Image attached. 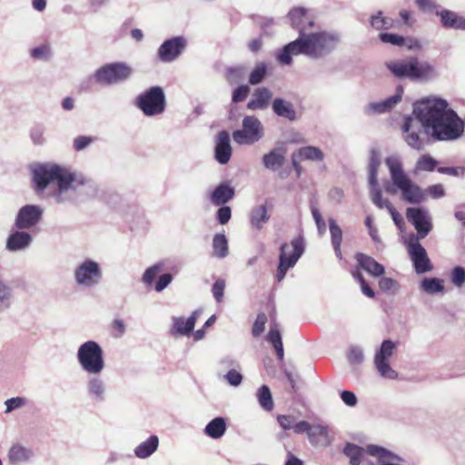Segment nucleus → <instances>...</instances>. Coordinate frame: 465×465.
I'll return each instance as SVG.
<instances>
[{
	"label": "nucleus",
	"mask_w": 465,
	"mask_h": 465,
	"mask_svg": "<svg viewBox=\"0 0 465 465\" xmlns=\"http://www.w3.org/2000/svg\"><path fill=\"white\" fill-rule=\"evenodd\" d=\"M288 16L292 26L299 31L300 37L280 51L277 59L282 64H290L292 61V55L300 54L313 58L321 57L335 49L340 42L339 35L334 33L322 31L307 35V28L312 27L314 23L304 8H293L289 12Z\"/></svg>",
	"instance_id": "nucleus-1"
},
{
	"label": "nucleus",
	"mask_w": 465,
	"mask_h": 465,
	"mask_svg": "<svg viewBox=\"0 0 465 465\" xmlns=\"http://www.w3.org/2000/svg\"><path fill=\"white\" fill-rule=\"evenodd\" d=\"M421 124L432 130V135L438 140H454L464 131V122L457 114L448 108L445 100L435 99L415 110Z\"/></svg>",
	"instance_id": "nucleus-2"
},
{
	"label": "nucleus",
	"mask_w": 465,
	"mask_h": 465,
	"mask_svg": "<svg viewBox=\"0 0 465 465\" xmlns=\"http://www.w3.org/2000/svg\"><path fill=\"white\" fill-rule=\"evenodd\" d=\"M32 181L37 193H44L52 183H56L59 193L66 192L75 181L74 173L57 164H40L32 170Z\"/></svg>",
	"instance_id": "nucleus-3"
},
{
	"label": "nucleus",
	"mask_w": 465,
	"mask_h": 465,
	"mask_svg": "<svg viewBox=\"0 0 465 465\" xmlns=\"http://www.w3.org/2000/svg\"><path fill=\"white\" fill-rule=\"evenodd\" d=\"M393 184L401 191L402 199L410 203H420L425 198L422 189L414 183L404 173L399 159L389 157L386 159Z\"/></svg>",
	"instance_id": "nucleus-4"
},
{
	"label": "nucleus",
	"mask_w": 465,
	"mask_h": 465,
	"mask_svg": "<svg viewBox=\"0 0 465 465\" xmlns=\"http://www.w3.org/2000/svg\"><path fill=\"white\" fill-rule=\"evenodd\" d=\"M385 65L391 74L400 79L422 80L430 78L433 74L432 65L428 62L420 61L415 56L390 61Z\"/></svg>",
	"instance_id": "nucleus-5"
},
{
	"label": "nucleus",
	"mask_w": 465,
	"mask_h": 465,
	"mask_svg": "<svg viewBox=\"0 0 465 465\" xmlns=\"http://www.w3.org/2000/svg\"><path fill=\"white\" fill-rule=\"evenodd\" d=\"M77 359L82 368L88 373L99 374L104 368L103 350L94 341H88L79 347Z\"/></svg>",
	"instance_id": "nucleus-6"
},
{
	"label": "nucleus",
	"mask_w": 465,
	"mask_h": 465,
	"mask_svg": "<svg viewBox=\"0 0 465 465\" xmlns=\"http://www.w3.org/2000/svg\"><path fill=\"white\" fill-rule=\"evenodd\" d=\"M304 251V243L302 237L293 239L290 243H283L281 246L279 265L276 278L278 282L283 280L287 271L293 267Z\"/></svg>",
	"instance_id": "nucleus-7"
},
{
	"label": "nucleus",
	"mask_w": 465,
	"mask_h": 465,
	"mask_svg": "<svg viewBox=\"0 0 465 465\" xmlns=\"http://www.w3.org/2000/svg\"><path fill=\"white\" fill-rule=\"evenodd\" d=\"M135 105L146 115L161 114L166 107L163 90L160 86H153L141 94L135 101Z\"/></svg>",
	"instance_id": "nucleus-8"
},
{
	"label": "nucleus",
	"mask_w": 465,
	"mask_h": 465,
	"mask_svg": "<svg viewBox=\"0 0 465 465\" xmlns=\"http://www.w3.org/2000/svg\"><path fill=\"white\" fill-rule=\"evenodd\" d=\"M133 69L125 63L107 64L99 68L95 74V81L103 84H113L127 80Z\"/></svg>",
	"instance_id": "nucleus-9"
},
{
	"label": "nucleus",
	"mask_w": 465,
	"mask_h": 465,
	"mask_svg": "<svg viewBox=\"0 0 465 465\" xmlns=\"http://www.w3.org/2000/svg\"><path fill=\"white\" fill-rule=\"evenodd\" d=\"M263 136V127L255 116H245L242 120V129L232 133V139L238 144H252Z\"/></svg>",
	"instance_id": "nucleus-10"
},
{
	"label": "nucleus",
	"mask_w": 465,
	"mask_h": 465,
	"mask_svg": "<svg viewBox=\"0 0 465 465\" xmlns=\"http://www.w3.org/2000/svg\"><path fill=\"white\" fill-rule=\"evenodd\" d=\"M407 220L414 226L417 234L410 237H417L418 240L425 238L432 230L431 217L429 212L423 208L410 207L406 210Z\"/></svg>",
	"instance_id": "nucleus-11"
},
{
	"label": "nucleus",
	"mask_w": 465,
	"mask_h": 465,
	"mask_svg": "<svg viewBox=\"0 0 465 465\" xmlns=\"http://www.w3.org/2000/svg\"><path fill=\"white\" fill-rule=\"evenodd\" d=\"M396 345L391 340H385L381 345L380 350L374 357V364L378 372L384 378L394 380L398 377V373L394 371L390 363L389 359L393 354Z\"/></svg>",
	"instance_id": "nucleus-12"
},
{
	"label": "nucleus",
	"mask_w": 465,
	"mask_h": 465,
	"mask_svg": "<svg viewBox=\"0 0 465 465\" xmlns=\"http://www.w3.org/2000/svg\"><path fill=\"white\" fill-rule=\"evenodd\" d=\"M407 250L413 262L415 272L419 274L430 272L433 268L426 250L420 244L417 237H410L407 242Z\"/></svg>",
	"instance_id": "nucleus-13"
},
{
	"label": "nucleus",
	"mask_w": 465,
	"mask_h": 465,
	"mask_svg": "<svg viewBox=\"0 0 465 465\" xmlns=\"http://www.w3.org/2000/svg\"><path fill=\"white\" fill-rule=\"evenodd\" d=\"M74 277L78 284L90 287L100 281L102 272L97 262L87 260L77 267Z\"/></svg>",
	"instance_id": "nucleus-14"
},
{
	"label": "nucleus",
	"mask_w": 465,
	"mask_h": 465,
	"mask_svg": "<svg viewBox=\"0 0 465 465\" xmlns=\"http://www.w3.org/2000/svg\"><path fill=\"white\" fill-rule=\"evenodd\" d=\"M186 41L182 36L166 40L158 49V56L163 62H171L177 58L184 49Z\"/></svg>",
	"instance_id": "nucleus-15"
},
{
	"label": "nucleus",
	"mask_w": 465,
	"mask_h": 465,
	"mask_svg": "<svg viewBox=\"0 0 465 465\" xmlns=\"http://www.w3.org/2000/svg\"><path fill=\"white\" fill-rule=\"evenodd\" d=\"M43 210L37 205H25L22 207L15 219L18 229H28L35 225L41 219Z\"/></svg>",
	"instance_id": "nucleus-16"
},
{
	"label": "nucleus",
	"mask_w": 465,
	"mask_h": 465,
	"mask_svg": "<svg viewBox=\"0 0 465 465\" xmlns=\"http://www.w3.org/2000/svg\"><path fill=\"white\" fill-rule=\"evenodd\" d=\"M357 267L364 270L369 274L379 277L384 274V267L374 258L362 252H357L354 256Z\"/></svg>",
	"instance_id": "nucleus-17"
},
{
	"label": "nucleus",
	"mask_w": 465,
	"mask_h": 465,
	"mask_svg": "<svg viewBox=\"0 0 465 465\" xmlns=\"http://www.w3.org/2000/svg\"><path fill=\"white\" fill-rule=\"evenodd\" d=\"M232 155V147L230 145V136L226 131H222L218 134V141L215 146V158L222 163L229 162Z\"/></svg>",
	"instance_id": "nucleus-18"
},
{
	"label": "nucleus",
	"mask_w": 465,
	"mask_h": 465,
	"mask_svg": "<svg viewBox=\"0 0 465 465\" xmlns=\"http://www.w3.org/2000/svg\"><path fill=\"white\" fill-rule=\"evenodd\" d=\"M272 97V92L266 87L257 88L253 93V98L247 104L250 110L264 109L269 105Z\"/></svg>",
	"instance_id": "nucleus-19"
},
{
	"label": "nucleus",
	"mask_w": 465,
	"mask_h": 465,
	"mask_svg": "<svg viewBox=\"0 0 465 465\" xmlns=\"http://www.w3.org/2000/svg\"><path fill=\"white\" fill-rule=\"evenodd\" d=\"M402 93V87H399L397 89V93L394 95L387 98L382 102L370 104L367 107L368 112L381 114L390 111L401 100Z\"/></svg>",
	"instance_id": "nucleus-20"
},
{
	"label": "nucleus",
	"mask_w": 465,
	"mask_h": 465,
	"mask_svg": "<svg viewBox=\"0 0 465 465\" xmlns=\"http://www.w3.org/2000/svg\"><path fill=\"white\" fill-rule=\"evenodd\" d=\"M233 196L234 189L227 183H223L213 192L211 201L214 205L220 206L229 202Z\"/></svg>",
	"instance_id": "nucleus-21"
},
{
	"label": "nucleus",
	"mask_w": 465,
	"mask_h": 465,
	"mask_svg": "<svg viewBox=\"0 0 465 465\" xmlns=\"http://www.w3.org/2000/svg\"><path fill=\"white\" fill-rule=\"evenodd\" d=\"M441 24L446 28L465 30V17L458 15L450 10H443L440 14Z\"/></svg>",
	"instance_id": "nucleus-22"
},
{
	"label": "nucleus",
	"mask_w": 465,
	"mask_h": 465,
	"mask_svg": "<svg viewBox=\"0 0 465 465\" xmlns=\"http://www.w3.org/2000/svg\"><path fill=\"white\" fill-rule=\"evenodd\" d=\"M266 340L275 350L278 360L281 361H283V344L282 341V335L277 324L271 326L270 331L267 333Z\"/></svg>",
	"instance_id": "nucleus-23"
},
{
	"label": "nucleus",
	"mask_w": 465,
	"mask_h": 465,
	"mask_svg": "<svg viewBox=\"0 0 465 465\" xmlns=\"http://www.w3.org/2000/svg\"><path fill=\"white\" fill-rule=\"evenodd\" d=\"M272 110L278 116L284 117L289 121H294L296 119V113L292 104L283 99H274L272 103Z\"/></svg>",
	"instance_id": "nucleus-24"
},
{
	"label": "nucleus",
	"mask_w": 465,
	"mask_h": 465,
	"mask_svg": "<svg viewBox=\"0 0 465 465\" xmlns=\"http://www.w3.org/2000/svg\"><path fill=\"white\" fill-rule=\"evenodd\" d=\"M31 236L25 232H15L7 239L6 247L10 251H17L29 245Z\"/></svg>",
	"instance_id": "nucleus-25"
},
{
	"label": "nucleus",
	"mask_w": 465,
	"mask_h": 465,
	"mask_svg": "<svg viewBox=\"0 0 465 465\" xmlns=\"http://www.w3.org/2000/svg\"><path fill=\"white\" fill-rule=\"evenodd\" d=\"M158 444L159 440L157 436L153 435L148 440L139 444L135 448L134 453L138 458L145 459L156 450Z\"/></svg>",
	"instance_id": "nucleus-26"
},
{
	"label": "nucleus",
	"mask_w": 465,
	"mask_h": 465,
	"mask_svg": "<svg viewBox=\"0 0 465 465\" xmlns=\"http://www.w3.org/2000/svg\"><path fill=\"white\" fill-rule=\"evenodd\" d=\"M226 430V423L223 418L217 417L212 420L205 427L204 432L213 439L221 438Z\"/></svg>",
	"instance_id": "nucleus-27"
},
{
	"label": "nucleus",
	"mask_w": 465,
	"mask_h": 465,
	"mask_svg": "<svg viewBox=\"0 0 465 465\" xmlns=\"http://www.w3.org/2000/svg\"><path fill=\"white\" fill-rule=\"evenodd\" d=\"M198 313L194 312L188 319L176 318L174 320L173 327L176 331L182 335L189 334L194 328Z\"/></svg>",
	"instance_id": "nucleus-28"
},
{
	"label": "nucleus",
	"mask_w": 465,
	"mask_h": 465,
	"mask_svg": "<svg viewBox=\"0 0 465 465\" xmlns=\"http://www.w3.org/2000/svg\"><path fill=\"white\" fill-rule=\"evenodd\" d=\"M366 453L368 454L367 449L364 450L352 443H347L344 448V454L350 458L351 465H360Z\"/></svg>",
	"instance_id": "nucleus-29"
},
{
	"label": "nucleus",
	"mask_w": 465,
	"mask_h": 465,
	"mask_svg": "<svg viewBox=\"0 0 465 465\" xmlns=\"http://www.w3.org/2000/svg\"><path fill=\"white\" fill-rule=\"evenodd\" d=\"M32 455L31 450L20 445L15 444L11 447L8 452V459L11 463H18L26 461Z\"/></svg>",
	"instance_id": "nucleus-30"
},
{
	"label": "nucleus",
	"mask_w": 465,
	"mask_h": 465,
	"mask_svg": "<svg viewBox=\"0 0 465 465\" xmlns=\"http://www.w3.org/2000/svg\"><path fill=\"white\" fill-rule=\"evenodd\" d=\"M213 256L224 258L229 253L228 241L223 233H217L213 239Z\"/></svg>",
	"instance_id": "nucleus-31"
},
{
	"label": "nucleus",
	"mask_w": 465,
	"mask_h": 465,
	"mask_svg": "<svg viewBox=\"0 0 465 465\" xmlns=\"http://www.w3.org/2000/svg\"><path fill=\"white\" fill-rule=\"evenodd\" d=\"M330 232L331 236V244L333 246L335 254L339 259H341L342 253L341 245L342 242V232L334 220L330 221Z\"/></svg>",
	"instance_id": "nucleus-32"
},
{
	"label": "nucleus",
	"mask_w": 465,
	"mask_h": 465,
	"mask_svg": "<svg viewBox=\"0 0 465 465\" xmlns=\"http://www.w3.org/2000/svg\"><path fill=\"white\" fill-rule=\"evenodd\" d=\"M294 153L298 155L299 159L302 161H322L323 160L324 157L322 150L315 146L302 147L296 152H294Z\"/></svg>",
	"instance_id": "nucleus-33"
},
{
	"label": "nucleus",
	"mask_w": 465,
	"mask_h": 465,
	"mask_svg": "<svg viewBox=\"0 0 465 465\" xmlns=\"http://www.w3.org/2000/svg\"><path fill=\"white\" fill-rule=\"evenodd\" d=\"M263 164L266 168L275 170L283 165L285 157L280 150H272L263 156Z\"/></svg>",
	"instance_id": "nucleus-34"
},
{
	"label": "nucleus",
	"mask_w": 465,
	"mask_h": 465,
	"mask_svg": "<svg viewBox=\"0 0 465 465\" xmlns=\"http://www.w3.org/2000/svg\"><path fill=\"white\" fill-rule=\"evenodd\" d=\"M412 119L408 117L405 119L404 124L402 126V131L404 133H408L405 137V141L407 143L414 149L420 150L423 146L422 141L420 136L416 133H409Z\"/></svg>",
	"instance_id": "nucleus-35"
},
{
	"label": "nucleus",
	"mask_w": 465,
	"mask_h": 465,
	"mask_svg": "<svg viewBox=\"0 0 465 465\" xmlns=\"http://www.w3.org/2000/svg\"><path fill=\"white\" fill-rule=\"evenodd\" d=\"M269 218L265 205L257 206L252 211L251 223L257 229H261Z\"/></svg>",
	"instance_id": "nucleus-36"
},
{
	"label": "nucleus",
	"mask_w": 465,
	"mask_h": 465,
	"mask_svg": "<svg viewBox=\"0 0 465 465\" xmlns=\"http://www.w3.org/2000/svg\"><path fill=\"white\" fill-rule=\"evenodd\" d=\"M395 20L382 16V12L379 11L376 15H372L371 18V25L377 30H388L395 25Z\"/></svg>",
	"instance_id": "nucleus-37"
},
{
	"label": "nucleus",
	"mask_w": 465,
	"mask_h": 465,
	"mask_svg": "<svg viewBox=\"0 0 465 465\" xmlns=\"http://www.w3.org/2000/svg\"><path fill=\"white\" fill-rule=\"evenodd\" d=\"M257 398H258L259 404L261 405V407L263 410H265L267 411H272L274 404H273L271 391L267 385H262L258 390Z\"/></svg>",
	"instance_id": "nucleus-38"
},
{
	"label": "nucleus",
	"mask_w": 465,
	"mask_h": 465,
	"mask_svg": "<svg viewBox=\"0 0 465 465\" xmlns=\"http://www.w3.org/2000/svg\"><path fill=\"white\" fill-rule=\"evenodd\" d=\"M308 438L312 443H318L321 440H326L328 438V430L322 425H310Z\"/></svg>",
	"instance_id": "nucleus-39"
},
{
	"label": "nucleus",
	"mask_w": 465,
	"mask_h": 465,
	"mask_svg": "<svg viewBox=\"0 0 465 465\" xmlns=\"http://www.w3.org/2000/svg\"><path fill=\"white\" fill-rule=\"evenodd\" d=\"M267 74V65L265 63H259L255 65L249 76V83L252 85L260 84Z\"/></svg>",
	"instance_id": "nucleus-40"
},
{
	"label": "nucleus",
	"mask_w": 465,
	"mask_h": 465,
	"mask_svg": "<svg viewBox=\"0 0 465 465\" xmlns=\"http://www.w3.org/2000/svg\"><path fill=\"white\" fill-rule=\"evenodd\" d=\"M442 281L437 278L424 279L421 288L428 293H436L443 291Z\"/></svg>",
	"instance_id": "nucleus-41"
},
{
	"label": "nucleus",
	"mask_w": 465,
	"mask_h": 465,
	"mask_svg": "<svg viewBox=\"0 0 465 465\" xmlns=\"http://www.w3.org/2000/svg\"><path fill=\"white\" fill-rule=\"evenodd\" d=\"M268 318L264 312H260L257 314L252 328V335L254 338H258L263 333Z\"/></svg>",
	"instance_id": "nucleus-42"
},
{
	"label": "nucleus",
	"mask_w": 465,
	"mask_h": 465,
	"mask_svg": "<svg viewBox=\"0 0 465 465\" xmlns=\"http://www.w3.org/2000/svg\"><path fill=\"white\" fill-rule=\"evenodd\" d=\"M437 166V161L429 154H424L416 163V170L431 172Z\"/></svg>",
	"instance_id": "nucleus-43"
},
{
	"label": "nucleus",
	"mask_w": 465,
	"mask_h": 465,
	"mask_svg": "<svg viewBox=\"0 0 465 465\" xmlns=\"http://www.w3.org/2000/svg\"><path fill=\"white\" fill-rule=\"evenodd\" d=\"M371 194L373 203L379 208L392 209V203L388 199H384L382 197V193L380 189L372 187Z\"/></svg>",
	"instance_id": "nucleus-44"
},
{
	"label": "nucleus",
	"mask_w": 465,
	"mask_h": 465,
	"mask_svg": "<svg viewBox=\"0 0 465 465\" xmlns=\"http://www.w3.org/2000/svg\"><path fill=\"white\" fill-rule=\"evenodd\" d=\"M353 278L360 283L361 292L364 295H366L369 298H374L375 292L369 286L367 282L365 281L363 275L359 270H355L352 272Z\"/></svg>",
	"instance_id": "nucleus-45"
},
{
	"label": "nucleus",
	"mask_w": 465,
	"mask_h": 465,
	"mask_svg": "<svg viewBox=\"0 0 465 465\" xmlns=\"http://www.w3.org/2000/svg\"><path fill=\"white\" fill-rule=\"evenodd\" d=\"M379 38L382 43L391 44L396 46H402L405 45V38L395 34L381 33L380 34Z\"/></svg>",
	"instance_id": "nucleus-46"
},
{
	"label": "nucleus",
	"mask_w": 465,
	"mask_h": 465,
	"mask_svg": "<svg viewBox=\"0 0 465 465\" xmlns=\"http://www.w3.org/2000/svg\"><path fill=\"white\" fill-rule=\"evenodd\" d=\"M379 161L375 158H371L369 163V183L371 187L378 186V168H379Z\"/></svg>",
	"instance_id": "nucleus-47"
},
{
	"label": "nucleus",
	"mask_w": 465,
	"mask_h": 465,
	"mask_svg": "<svg viewBox=\"0 0 465 465\" xmlns=\"http://www.w3.org/2000/svg\"><path fill=\"white\" fill-rule=\"evenodd\" d=\"M225 289V281L223 279H218L213 285L212 292L217 302H221L223 299Z\"/></svg>",
	"instance_id": "nucleus-48"
},
{
	"label": "nucleus",
	"mask_w": 465,
	"mask_h": 465,
	"mask_svg": "<svg viewBox=\"0 0 465 465\" xmlns=\"http://www.w3.org/2000/svg\"><path fill=\"white\" fill-rule=\"evenodd\" d=\"M250 93V87L247 84H242L237 87L232 93V102L240 103L244 101Z\"/></svg>",
	"instance_id": "nucleus-49"
},
{
	"label": "nucleus",
	"mask_w": 465,
	"mask_h": 465,
	"mask_svg": "<svg viewBox=\"0 0 465 465\" xmlns=\"http://www.w3.org/2000/svg\"><path fill=\"white\" fill-rule=\"evenodd\" d=\"M161 270V265H153L152 267H149L143 275V282L146 283L147 285H151Z\"/></svg>",
	"instance_id": "nucleus-50"
},
{
	"label": "nucleus",
	"mask_w": 465,
	"mask_h": 465,
	"mask_svg": "<svg viewBox=\"0 0 465 465\" xmlns=\"http://www.w3.org/2000/svg\"><path fill=\"white\" fill-rule=\"evenodd\" d=\"M26 403V400L23 397H15L8 399L5 401V405L6 407L5 412H11L14 410L21 408L25 406Z\"/></svg>",
	"instance_id": "nucleus-51"
},
{
	"label": "nucleus",
	"mask_w": 465,
	"mask_h": 465,
	"mask_svg": "<svg viewBox=\"0 0 465 465\" xmlns=\"http://www.w3.org/2000/svg\"><path fill=\"white\" fill-rule=\"evenodd\" d=\"M451 281L456 286L461 287L465 283V270L460 266L455 267L451 273Z\"/></svg>",
	"instance_id": "nucleus-52"
},
{
	"label": "nucleus",
	"mask_w": 465,
	"mask_h": 465,
	"mask_svg": "<svg viewBox=\"0 0 465 465\" xmlns=\"http://www.w3.org/2000/svg\"><path fill=\"white\" fill-rule=\"evenodd\" d=\"M50 53L49 46L47 45H42L35 47L31 50V56L35 59L47 58Z\"/></svg>",
	"instance_id": "nucleus-53"
},
{
	"label": "nucleus",
	"mask_w": 465,
	"mask_h": 465,
	"mask_svg": "<svg viewBox=\"0 0 465 465\" xmlns=\"http://www.w3.org/2000/svg\"><path fill=\"white\" fill-rule=\"evenodd\" d=\"M438 172L451 176H463L465 175V167H439Z\"/></svg>",
	"instance_id": "nucleus-54"
},
{
	"label": "nucleus",
	"mask_w": 465,
	"mask_h": 465,
	"mask_svg": "<svg viewBox=\"0 0 465 465\" xmlns=\"http://www.w3.org/2000/svg\"><path fill=\"white\" fill-rule=\"evenodd\" d=\"M112 335L115 338L121 337L125 332V325L122 320L116 319L111 324Z\"/></svg>",
	"instance_id": "nucleus-55"
},
{
	"label": "nucleus",
	"mask_w": 465,
	"mask_h": 465,
	"mask_svg": "<svg viewBox=\"0 0 465 465\" xmlns=\"http://www.w3.org/2000/svg\"><path fill=\"white\" fill-rule=\"evenodd\" d=\"M277 420L280 424V426L287 430L290 429H293V425L295 422V419L293 416L291 415H278Z\"/></svg>",
	"instance_id": "nucleus-56"
},
{
	"label": "nucleus",
	"mask_w": 465,
	"mask_h": 465,
	"mask_svg": "<svg viewBox=\"0 0 465 465\" xmlns=\"http://www.w3.org/2000/svg\"><path fill=\"white\" fill-rule=\"evenodd\" d=\"M94 141L90 136H78L74 141V148L75 151H81L87 147Z\"/></svg>",
	"instance_id": "nucleus-57"
},
{
	"label": "nucleus",
	"mask_w": 465,
	"mask_h": 465,
	"mask_svg": "<svg viewBox=\"0 0 465 465\" xmlns=\"http://www.w3.org/2000/svg\"><path fill=\"white\" fill-rule=\"evenodd\" d=\"M232 216L231 208L229 206H223L217 211V219L221 224H225L229 222Z\"/></svg>",
	"instance_id": "nucleus-58"
},
{
	"label": "nucleus",
	"mask_w": 465,
	"mask_h": 465,
	"mask_svg": "<svg viewBox=\"0 0 465 465\" xmlns=\"http://www.w3.org/2000/svg\"><path fill=\"white\" fill-rule=\"evenodd\" d=\"M89 391L92 394L101 396L104 392V384L99 379H92L89 381Z\"/></svg>",
	"instance_id": "nucleus-59"
},
{
	"label": "nucleus",
	"mask_w": 465,
	"mask_h": 465,
	"mask_svg": "<svg viewBox=\"0 0 465 465\" xmlns=\"http://www.w3.org/2000/svg\"><path fill=\"white\" fill-rule=\"evenodd\" d=\"M173 280V276L170 273H164L161 275L158 281L155 283L154 289L157 292H162L164 288H166Z\"/></svg>",
	"instance_id": "nucleus-60"
},
{
	"label": "nucleus",
	"mask_w": 465,
	"mask_h": 465,
	"mask_svg": "<svg viewBox=\"0 0 465 465\" xmlns=\"http://www.w3.org/2000/svg\"><path fill=\"white\" fill-rule=\"evenodd\" d=\"M226 380L231 385L238 386L242 382V376L238 371L232 369L227 372Z\"/></svg>",
	"instance_id": "nucleus-61"
},
{
	"label": "nucleus",
	"mask_w": 465,
	"mask_h": 465,
	"mask_svg": "<svg viewBox=\"0 0 465 465\" xmlns=\"http://www.w3.org/2000/svg\"><path fill=\"white\" fill-rule=\"evenodd\" d=\"M397 285L396 281L391 278L383 277L379 281V287L383 292H388L395 288Z\"/></svg>",
	"instance_id": "nucleus-62"
},
{
	"label": "nucleus",
	"mask_w": 465,
	"mask_h": 465,
	"mask_svg": "<svg viewBox=\"0 0 465 465\" xmlns=\"http://www.w3.org/2000/svg\"><path fill=\"white\" fill-rule=\"evenodd\" d=\"M348 359L351 363H361L363 360V353L360 349L353 348L350 351Z\"/></svg>",
	"instance_id": "nucleus-63"
},
{
	"label": "nucleus",
	"mask_w": 465,
	"mask_h": 465,
	"mask_svg": "<svg viewBox=\"0 0 465 465\" xmlns=\"http://www.w3.org/2000/svg\"><path fill=\"white\" fill-rule=\"evenodd\" d=\"M341 400L343 401V402L348 406L352 407V406H355L357 403L356 396L351 391H344L341 392Z\"/></svg>",
	"instance_id": "nucleus-64"
}]
</instances>
